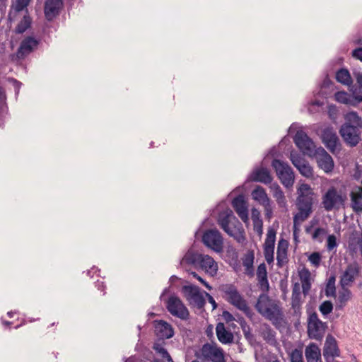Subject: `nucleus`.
Here are the masks:
<instances>
[{
    "label": "nucleus",
    "mask_w": 362,
    "mask_h": 362,
    "mask_svg": "<svg viewBox=\"0 0 362 362\" xmlns=\"http://www.w3.org/2000/svg\"><path fill=\"white\" fill-rule=\"evenodd\" d=\"M276 230L269 228L267 233V238L264 243V247L274 248L276 240Z\"/></svg>",
    "instance_id": "37"
},
{
    "label": "nucleus",
    "mask_w": 362,
    "mask_h": 362,
    "mask_svg": "<svg viewBox=\"0 0 362 362\" xmlns=\"http://www.w3.org/2000/svg\"><path fill=\"white\" fill-rule=\"evenodd\" d=\"M321 139L326 148L332 153L337 150V146H340L339 137L332 127H326L322 130Z\"/></svg>",
    "instance_id": "15"
},
{
    "label": "nucleus",
    "mask_w": 362,
    "mask_h": 362,
    "mask_svg": "<svg viewBox=\"0 0 362 362\" xmlns=\"http://www.w3.org/2000/svg\"><path fill=\"white\" fill-rule=\"evenodd\" d=\"M344 119L339 133L346 145L356 146L361 140L362 118L357 112L351 111L345 115Z\"/></svg>",
    "instance_id": "1"
},
{
    "label": "nucleus",
    "mask_w": 362,
    "mask_h": 362,
    "mask_svg": "<svg viewBox=\"0 0 362 362\" xmlns=\"http://www.w3.org/2000/svg\"><path fill=\"white\" fill-rule=\"evenodd\" d=\"M305 355L308 362H322L320 349L315 343H310L305 348Z\"/></svg>",
    "instance_id": "27"
},
{
    "label": "nucleus",
    "mask_w": 362,
    "mask_h": 362,
    "mask_svg": "<svg viewBox=\"0 0 362 362\" xmlns=\"http://www.w3.org/2000/svg\"><path fill=\"white\" fill-rule=\"evenodd\" d=\"M323 322H322L319 318H318V316H317V314L314 312L313 313H312L310 316H309V318H308V325H310V324H321Z\"/></svg>",
    "instance_id": "52"
},
{
    "label": "nucleus",
    "mask_w": 362,
    "mask_h": 362,
    "mask_svg": "<svg viewBox=\"0 0 362 362\" xmlns=\"http://www.w3.org/2000/svg\"><path fill=\"white\" fill-rule=\"evenodd\" d=\"M222 316L226 322H230L235 320V317H233V315L227 310H224L223 312Z\"/></svg>",
    "instance_id": "57"
},
{
    "label": "nucleus",
    "mask_w": 362,
    "mask_h": 362,
    "mask_svg": "<svg viewBox=\"0 0 362 362\" xmlns=\"http://www.w3.org/2000/svg\"><path fill=\"white\" fill-rule=\"evenodd\" d=\"M32 23V19L29 15H25L22 20L18 23L15 28V33L16 34H23L28 29Z\"/></svg>",
    "instance_id": "34"
},
{
    "label": "nucleus",
    "mask_w": 362,
    "mask_h": 362,
    "mask_svg": "<svg viewBox=\"0 0 362 362\" xmlns=\"http://www.w3.org/2000/svg\"><path fill=\"white\" fill-rule=\"evenodd\" d=\"M350 90L351 92V99L353 100V103H355L356 107L358 103L362 102V88H360V86L356 87L352 86Z\"/></svg>",
    "instance_id": "41"
},
{
    "label": "nucleus",
    "mask_w": 362,
    "mask_h": 362,
    "mask_svg": "<svg viewBox=\"0 0 362 362\" xmlns=\"http://www.w3.org/2000/svg\"><path fill=\"white\" fill-rule=\"evenodd\" d=\"M313 195L308 184H302L298 189L296 206L298 210L293 216V235H296L298 226L305 221L313 211Z\"/></svg>",
    "instance_id": "2"
},
{
    "label": "nucleus",
    "mask_w": 362,
    "mask_h": 362,
    "mask_svg": "<svg viewBox=\"0 0 362 362\" xmlns=\"http://www.w3.org/2000/svg\"><path fill=\"white\" fill-rule=\"evenodd\" d=\"M351 295V292L349 288L346 287L342 288V291L339 292L338 296V301L341 303V307L349 300Z\"/></svg>",
    "instance_id": "44"
},
{
    "label": "nucleus",
    "mask_w": 362,
    "mask_h": 362,
    "mask_svg": "<svg viewBox=\"0 0 362 362\" xmlns=\"http://www.w3.org/2000/svg\"><path fill=\"white\" fill-rule=\"evenodd\" d=\"M183 260L188 264L199 267L203 270L214 276L216 274L218 266L214 259L207 255L197 252H187Z\"/></svg>",
    "instance_id": "5"
},
{
    "label": "nucleus",
    "mask_w": 362,
    "mask_h": 362,
    "mask_svg": "<svg viewBox=\"0 0 362 362\" xmlns=\"http://www.w3.org/2000/svg\"><path fill=\"white\" fill-rule=\"evenodd\" d=\"M336 100L345 105H350L355 107V103H353L351 95L347 94L346 92H337L335 95Z\"/></svg>",
    "instance_id": "39"
},
{
    "label": "nucleus",
    "mask_w": 362,
    "mask_h": 362,
    "mask_svg": "<svg viewBox=\"0 0 362 362\" xmlns=\"http://www.w3.org/2000/svg\"><path fill=\"white\" fill-rule=\"evenodd\" d=\"M299 277L302 283L303 292L305 295L311 288L310 271L306 268H303L299 272Z\"/></svg>",
    "instance_id": "30"
},
{
    "label": "nucleus",
    "mask_w": 362,
    "mask_h": 362,
    "mask_svg": "<svg viewBox=\"0 0 362 362\" xmlns=\"http://www.w3.org/2000/svg\"><path fill=\"white\" fill-rule=\"evenodd\" d=\"M325 296L327 297L336 296L335 277L334 276H330L327 281L325 288Z\"/></svg>",
    "instance_id": "40"
},
{
    "label": "nucleus",
    "mask_w": 362,
    "mask_h": 362,
    "mask_svg": "<svg viewBox=\"0 0 362 362\" xmlns=\"http://www.w3.org/2000/svg\"><path fill=\"white\" fill-rule=\"evenodd\" d=\"M258 286L261 291L267 292L269 289V284L267 277L257 279Z\"/></svg>",
    "instance_id": "46"
},
{
    "label": "nucleus",
    "mask_w": 362,
    "mask_h": 362,
    "mask_svg": "<svg viewBox=\"0 0 362 362\" xmlns=\"http://www.w3.org/2000/svg\"><path fill=\"white\" fill-rule=\"evenodd\" d=\"M216 336L218 341L223 344H230L233 341V334L226 329L225 325L223 322H218L216 327Z\"/></svg>",
    "instance_id": "26"
},
{
    "label": "nucleus",
    "mask_w": 362,
    "mask_h": 362,
    "mask_svg": "<svg viewBox=\"0 0 362 362\" xmlns=\"http://www.w3.org/2000/svg\"><path fill=\"white\" fill-rule=\"evenodd\" d=\"M182 292L187 300L198 309H202L205 305L206 300L199 286L195 285L183 286Z\"/></svg>",
    "instance_id": "11"
},
{
    "label": "nucleus",
    "mask_w": 362,
    "mask_h": 362,
    "mask_svg": "<svg viewBox=\"0 0 362 362\" xmlns=\"http://www.w3.org/2000/svg\"><path fill=\"white\" fill-rule=\"evenodd\" d=\"M291 362H303L302 358H295V355L292 356Z\"/></svg>",
    "instance_id": "64"
},
{
    "label": "nucleus",
    "mask_w": 362,
    "mask_h": 362,
    "mask_svg": "<svg viewBox=\"0 0 362 362\" xmlns=\"http://www.w3.org/2000/svg\"><path fill=\"white\" fill-rule=\"evenodd\" d=\"M39 44L38 40L33 37H26L21 42L16 52V57L19 59H23L29 54H30L34 48Z\"/></svg>",
    "instance_id": "18"
},
{
    "label": "nucleus",
    "mask_w": 362,
    "mask_h": 362,
    "mask_svg": "<svg viewBox=\"0 0 362 362\" xmlns=\"http://www.w3.org/2000/svg\"><path fill=\"white\" fill-rule=\"evenodd\" d=\"M333 304L330 300H325L319 307V310L323 315H327L332 312Z\"/></svg>",
    "instance_id": "45"
},
{
    "label": "nucleus",
    "mask_w": 362,
    "mask_h": 362,
    "mask_svg": "<svg viewBox=\"0 0 362 362\" xmlns=\"http://www.w3.org/2000/svg\"><path fill=\"white\" fill-rule=\"evenodd\" d=\"M63 6V0H46L44 6V13L48 21H52L59 16Z\"/></svg>",
    "instance_id": "19"
},
{
    "label": "nucleus",
    "mask_w": 362,
    "mask_h": 362,
    "mask_svg": "<svg viewBox=\"0 0 362 362\" xmlns=\"http://www.w3.org/2000/svg\"><path fill=\"white\" fill-rule=\"evenodd\" d=\"M354 76L356 78V82L358 84V86L362 88V73L361 72H354Z\"/></svg>",
    "instance_id": "60"
},
{
    "label": "nucleus",
    "mask_w": 362,
    "mask_h": 362,
    "mask_svg": "<svg viewBox=\"0 0 362 362\" xmlns=\"http://www.w3.org/2000/svg\"><path fill=\"white\" fill-rule=\"evenodd\" d=\"M250 180L253 182L268 185L272 182L273 177L267 168L262 167L252 171Z\"/></svg>",
    "instance_id": "23"
},
{
    "label": "nucleus",
    "mask_w": 362,
    "mask_h": 362,
    "mask_svg": "<svg viewBox=\"0 0 362 362\" xmlns=\"http://www.w3.org/2000/svg\"><path fill=\"white\" fill-rule=\"evenodd\" d=\"M257 279L267 277V267L264 262L261 263L257 267Z\"/></svg>",
    "instance_id": "50"
},
{
    "label": "nucleus",
    "mask_w": 362,
    "mask_h": 362,
    "mask_svg": "<svg viewBox=\"0 0 362 362\" xmlns=\"http://www.w3.org/2000/svg\"><path fill=\"white\" fill-rule=\"evenodd\" d=\"M155 332L158 337L162 339H170L174 335V330L170 324L164 320L155 321Z\"/></svg>",
    "instance_id": "20"
},
{
    "label": "nucleus",
    "mask_w": 362,
    "mask_h": 362,
    "mask_svg": "<svg viewBox=\"0 0 362 362\" xmlns=\"http://www.w3.org/2000/svg\"><path fill=\"white\" fill-rule=\"evenodd\" d=\"M274 248L264 247V255L266 261L269 264L274 262Z\"/></svg>",
    "instance_id": "48"
},
{
    "label": "nucleus",
    "mask_w": 362,
    "mask_h": 362,
    "mask_svg": "<svg viewBox=\"0 0 362 362\" xmlns=\"http://www.w3.org/2000/svg\"><path fill=\"white\" fill-rule=\"evenodd\" d=\"M201 353L206 361L226 362L223 350L216 344H204L201 349Z\"/></svg>",
    "instance_id": "13"
},
{
    "label": "nucleus",
    "mask_w": 362,
    "mask_h": 362,
    "mask_svg": "<svg viewBox=\"0 0 362 362\" xmlns=\"http://www.w3.org/2000/svg\"><path fill=\"white\" fill-rule=\"evenodd\" d=\"M243 332L246 339L250 341L253 338V335L251 333L250 327L249 326L243 327Z\"/></svg>",
    "instance_id": "55"
},
{
    "label": "nucleus",
    "mask_w": 362,
    "mask_h": 362,
    "mask_svg": "<svg viewBox=\"0 0 362 362\" xmlns=\"http://www.w3.org/2000/svg\"><path fill=\"white\" fill-rule=\"evenodd\" d=\"M346 197L339 194L334 187H331L322 197V204L327 211L344 204Z\"/></svg>",
    "instance_id": "12"
},
{
    "label": "nucleus",
    "mask_w": 362,
    "mask_h": 362,
    "mask_svg": "<svg viewBox=\"0 0 362 362\" xmlns=\"http://www.w3.org/2000/svg\"><path fill=\"white\" fill-rule=\"evenodd\" d=\"M326 327L327 325L325 322L308 325V334L309 338L317 341H322Z\"/></svg>",
    "instance_id": "24"
},
{
    "label": "nucleus",
    "mask_w": 362,
    "mask_h": 362,
    "mask_svg": "<svg viewBox=\"0 0 362 362\" xmlns=\"http://www.w3.org/2000/svg\"><path fill=\"white\" fill-rule=\"evenodd\" d=\"M202 241L204 245L216 252L223 251V239L221 233L216 228L205 230Z\"/></svg>",
    "instance_id": "9"
},
{
    "label": "nucleus",
    "mask_w": 362,
    "mask_h": 362,
    "mask_svg": "<svg viewBox=\"0 0 362 362\" xmlns=\"http://www.w3.org/2000/svg\"><path fill=\"white\" fill-rule=\"evenodd\" d=\"M232 205L241 220L245 223L247 222L248 220V210L244 197L240 194L235 197L232 202Z\"/></svg>",
    "instance_id": "22"
},
{
    "label": "nucleus",
    "mask_w": 362,
    "mask_h": 362,
    "mask_svg": "<svg viewBox=\"0 0 362 362\" xmlns=\"http://www.w3.org/2000/svg\"><path fill=\"white\" fill-rule=\"evenodd\" d=\"M254 228L259 234L262 233V221L257 218V220H254Z\"/></svg>",
    "instance_id": "53"
},
{
    "label": "nucleus",
    "mask_w": 362,
    "mask_h": 362,
    "mask_svg": "<svg viewBox=\"0 0 362 362\" xmlns=\"http://www.w3.org/2000/svg\"><path fill=\"white\" fill-rule=\"evenodd\" d=\"M166 309L173 315L182 320L189 317V312L181 299L175 295L169 296L166 300Z\"/></svg>",
    "instance_id": "8"
},
{
    "label": "nucleus",
    "mask_w": 362,
    "mask_h": 362,
    "mask_svg": "<svg viewBox=\"0 0 362 362\" xmlns=\"http://www.w3.org/2000/svg\"><path fill=\"white\" fill-rule=\"evenodd\" d=\"M354 242L356 245L359 247L361 254L362 255V233L360 236L354 238Z\"/></svg>",
    "instance_id": "61"
},
{
    "label": "nucleus",
    "mask_w": 362,
    "mask_h": 362,
    "mask_svg": "<svg viewBox=\"0 0 362 362\" xmlns=\"http://www.w3.org/2000/svg\"><path fill=\"white\" fill-rule=\"evenodd\" d=\"M290 160L292 164L297 168H300L307 161L302 158L298 153L291 151L290 154Z\"/></svg>",
    "instance_id": "42"
},
{
    "label": "nucleus",
    "mask_w": 362,
    "mask_h": 362,
    "mask_svg": "<svg viewBox=\"0 0 362 362\" xmlns=\"http://www.w3.org/2000/svg\"><path fill=\"white\" fill-rule=\"evenodd\" d=\"M273 197L276 199V201L279 206V207L285 208L287 206V202L284 195V192L279 187V185H276V186L274 188L273 190Z\"/></svg>",
    "instance_id": "35"
},
{
    "label": "nucleus",
    "mask_w": 362,
    "mask_h": 362,
    "mask_svg": "<svg viewBox=\"0 0 362 362\" xmlns=\"http://www.w3.org/2000/svg\"><path fill=\"white\" fill-rule=\"evenodd\" d=\"M309 261L313 264L315 267H319L321 261V255L319 252H313L308 257Z\"/></svg>",
    "instance_id": "47"
},
{
    "label": "nucleus",
    "mask_w": 362,
    "mask_h": 362,
    "mask_svg": "<svg viewBox=\"0 0 362 362\" xmlns=\"http://www.w3.org/2000/svg\"><path fill=\"white\" fill-rule=\"evenodd\" d=\"M319 168L325 173L332 172L334 168V161L332 156L322 148H317L315 155Z\"/></svg>",
    "instance_id": "16"
},
{
    "label": "nucleus",
    "mask_w": 362,
    "mask_h": 362,
    "mask_svg": "<svg viewBox=\"0 0 362 362\" xmlns=\"http://www.w3.org/2000/svg\"><path fill=\"white\" fill-rule=\"evenodd\" d=\"M293 141L303 154L310 157L315 155L316 146L313 141L305 132L302 130L297 131L293 137Z\"/></svg>",
    "instance_id": "10"
},
{
    "label": "nucleus",
    "mask_w": 362,
    "mask_h": 362,
    "mask_svg": "<svg viewBox=\"0 0 362 362\" xmlns=\"http://www.w3.org/2000/svg\"><path fill=\"white\" fill-rule=\"evenodd\" d=\"M221 291L227 296V301L240 310L248 315L251 310L246 300L242 297L237 288L233 284H226L222 286Z\"/></svg>",
    "instance_id": "7"
},
{
    "label": "nucleus",
    "mask_w": 362,
    "mask_h": 362,
    "mask_svg": "<svg viewBox=\"0 0 362 362\" xmlns=\"http://www.w3.org/2000/svg\"><path fill=\"white\" fill-rule=\"evenodd\" d=\"M298 170L303 176L307 178H310L313 176V168L309 165L308 162L305 163L300 168H298Z\"/></svg>",
    "instance_id": "43"
},
{
    "label": "nucleus",
    "mask_w": 362,
    "mask_h": 362,
    "mask_svg": "<svg viewBox=\"0 0 362 362\" xmlns=\"http://www.w3.org/2000/svg\"><path fill=\"white\" fill-rule=\"evenodd\" d=\"M218 223L220 227L238 243H244L246 240L245 229L240 221L233 215L231 210L221 213Z\"/></svg>",
    "instance_id": "4"
},
{
    "label": "nucleus",
    "mask_w": 362,
    "mask_h": 362,
    "mask_svg": "<svg viewBox=\"0 0 362 362\" xmlns=\"http://www.w3.org/2000/svg\"><path fill=\"white\" fill-rule=\"evenodd\" d=\"M300 291L298 283H295L292 289L291 305L293 308H296L300 305Z\"/></svg>",
    "instance_id": "36"
},
{
    "label": "nucleus",
    "mask_w": 362,
    "mask_h": 362,
    "mask_svg": "<svg viewBox=\"0 0 362 362\" xmlns=\"http://www.w3.org/2000/svg\"><path fill=\"white\" fill-rule=\"evenodd\" d=\"M340 356L336 339L330 334L326 337L323 347V356L326 362H338L334 358Z\"/></svg>",
    "instance_id": "14"
},
{
    "label": "nucleus",
    "mask_w": 362,
    "mask_h": 362,
    "mask_svg": "<svg viewBox=\"0 0 362 362\" xmlns=\"http://www.w3.org/2000/svg\"><path fill=\"white\" fill-rule=\"evenodd\" d=\"M31 0H12L11 10L8 14V21L12 22L14 21V16H12V9H14L16 13L22 11L30 4Z\"/></svg>",
    "instance_id": "29"
},
{
    "label": "nucleus",
    "mask_w": 362,
    "mask_h": 362,
    "mask_svg": "<svg viewBox=\"0 0 362 362\" xmlns=\"http://www.w3.org/2000/svg\"><path fill=\"white\" fill-rule=\"evenodd\" d=\"M360 267L356 262L349 264L341 276L340 284L342 288L348 286L352 283L358 275Z\"/></svg>",
    "instance_id": "17"
},
{
    "label": "nucleus",
    "mask_w": 362,
    "mask_h": 362,
    "mask_svg": "<svg viewBox=\"0 0 362 362\" xmlns=\"http://www.w3.org/2000/svg\"><path fill=\"white\" fill-rule=\"evenodd\" d=\"M263 205H264V209H265V216L267 218L269 219L272 217V209L270 203L269 202L265 203Z\"/></svg>",
    "instance_id": "58"
},
{
    "label": "nucleus",
    "mask_w": 362,
    "mask_h": 362,
    "mask_svg": "<svg viewBox=\"0 0 362 362\" xmlns=\"http://www.w3.org/2000/svg\"><path fill=\"white\" fill-rule=\"evenodd\" d=\"M276 176L281 183L286 188L291 187L294 183V173L291 167L286 162L274 158L272 162Z\"/></svg>",
    "instance_id": "6"
},
{
    "label": "nucleus",
    "mask_w": 362,
    "mask_h": 362,
    "mask_svg": "<svg viewBox=\"0 0 362 362\" xmlns=\"http://www.w3.org/2000/svg\"><path fill=\"white\" fill-rule=\"evenodd\" d=\"M257 311L279 329L284 322V315L279 303L272 300L267 293H261L255 305Z\"/></svg>",
    "instance_id": "3"
},
{
    "label": "nucleus",
    "mask_w": 362,
    "mask_h": 362,
    "mask_svg": "<svg viewBox=\"0 0 362 362\" xmlns=\"http://www.w3.org/2000/svg\"><path fill=\"white\" fill-rule=\"evenodd\" d=\"M206 296L208 298L209 302L212 305V309L214 310L217 308V303H216L214 298L207 292H204Z\"/></svg>",
    "instance_id": "59"
},
{
    "label": "nucleus",
    "mask_w": 362,
    "mask_h": 362,
    "mask_svg": "<svg viewBox=\"0 0 362 362\" xmlns=\"http://www.w3.org/2000/svg\"><path fill=\"white\" fill-rule=\"evenodd\" d=\"M191 274L194 278L197 279L202 285H204L207 289H212V287L209 285V284L207 281H206L202 277L198 275L195 272H191Z\"/></svg>",
    "instance_id": "51"
},
{
    "label": "nucleus",
    "mask_w": 362,
    "mask_h": 362,
    "mask_svg": "<svg viewBox=\"0 0 362 362\" xmlns=\"http://www.w3.org/2000/svg\"><path fill=\"white\" fill-rule=\"evenodd\" d=\"M326 233V230L322 228H317L314 233H313L312 238L313 239L315 240L318 238L320 235H325Z\"/></svg>",
    "instance_id": "54"
},
{
    "label": "nucleus",
    "mask_w": 362,
    "mask_h": 362,
    "mask_svg": "<svg viewBox=\"0 0 362 362\" xmlns=\"http://www.w3.org/2000/svg\"><path fill=\"white\" fill-rule=\"evenodd\" d=\"M258 333L268 344L274 346L278 344L276 332L269 324L266 322L260 324Z\"/></svg>",
    "instance_id": "21"
},
{
    "label": "nucleus",
    "mask_w": 362,
    "mask_h": 362,
    "mask_svg": "<svg viewBox=\"0 0 362 362\" xmlns=\"http://www.w3.org/2000/svg\"><path fill=\"white\" fill-rule=\"evenodd\" d=\"M295 355V358H302V354L300 352L295 350L291 354V357Z\"/></svg>",
    "instance_id": "62"
},
{
    "label": "nucleus",
    "mask_w": 362,
    "mask_h": 362,
    "mask_svg": "<svg viewBox=\"0 0 362 362\" xmlns=\"http://www.w3.org/2000/svg\"><path fill=\"white\" fill-rule=\"evenodd\" d=\"M255 211H256V210H253L252 212V218L253 221L257 220V218H259V213L257 212V214H255Z\"/></svg>",
    "instance_id": "63"
},
{
    "label": "nucleus",
    "mask_w": 362,
    "mask_h": 362,
    "mask_svg": "<svg viewBox=\"0 0 362 362\" xmlns=\"http://www.w3.org/2000/svg\"><path fill=\"white\" fill-rule=\"evenodd\" d=\"M288 242L283 238L280 239L277 245L276 260L277 266L281 267L284 263L288 262L287 250Z\"/></svg>",
    "instance_id": "25"
},
{
    "label": "nucleus",
    "mask_w": 362,
    "mask_h": 362,
    "mask_svg": "<svg viewBox=\"0 0 362 362\" xmlns=\"http://www.w3.org/2000/svg\"><path fill=\"white\" fill-rule=\"evenodd\" d=\"M351 199L353 210L356 213L362 212V188L358 187L357 192H351Z\"/></svg>",
    "instance_id": "31"
},
{
    "label": "nucleus",
    "mask_w": 362,
    "mask_h": 362,
    "mask_svg": "<svg viewBox=\"0 0 362 362\" xmlns=\"http://www.w3.org/2000/svg\"><path fill=\"white\" fill-rule=\"evenodd\" d=\"M337 238L334 235H329L327 239V249L329 251L332 250L337 247Z\"/></svg>",
    "instance_id": "49"
},
{
    "label": "nucleus",
    "mask_w": 362,
    "mask_h": 362,
    "mask_svg": "<svg viewBox=\"0 0 362 362\" xmlns=\"http://www.w3.org/2000/svg\"><path fill=\"white\" fill-rule=\"evenodd\" d=\"M252 198L258 201L261 204H264L269 202V199L265 189L262 186H257L252 192Z\"/></svg>",
    "instance_id": "32"
},
{
    "label": "nucleus",
    "mask_w": 362,
    "mask_h": 362,
    "mask_svg": "<svg viewBox=\"0 0 362 362\" xmlns=\"http://www.w3.org/2000/svg\"><path fill=\"white\" fill-rule=\"evenodd\" d=\"M255 259V253L253 250H249L244 255L242 260L243 264L245 267V274L252 276L254 275L253 263Z\"/></svg>",
    "instance_id": "28"
},
{
    "label": "nucleus",
    "mask_w": 362,
    "mask_h": 362,
    "mask_svg": "<svg viewBox=\"0 0 362 362\" xmlns=\"http://www.w3.org/2000/svg\"><path fill=\"white\" fill-rule=\"evenodd\" d=\"M352 56L362 62V47H358L354 49L352 52Z\"/></svg>",
    "instance_id": "56"
},
{
    "label": "nucleus",
    "mask_w": 362,
    "mask_h": 362,
    "mask_svg": "<svg viewBox=\"0 0 362 362\" xmlns=\"http://www.w3.org/2000/svg\"><path fill=\"white\" fill-rule=\"evenodd\" d=\"M336 80L344 85L351 86L352 84V78L349 71L346 69L341 68L336 73Z\"/></svg>",
    "instance_id": "33"
},
{
    "label": "nucleus",
    "mask_w": 362,
    "mask_h": 362,
    "mask_svg": "<svg viewBox=\"0 0 362 362\" xmlns=\"http://www.w3.org/2000/svg\"><path fill=\"white\" fill-rule=\"evenodd\" d=\"M153 349L158 353V354H160L161 357L166 360L168 362H173V359L170 356V355L169 354V353L168 352V351L166 350V349H165L162 344L159 343V342H156L154 343L153 346Z\"/></svg>",
    "instance_id": "38"
}]
</instances>
